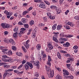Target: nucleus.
<instances>
[{"instance_id":"f257e3e1","label":"nucleus","mask_w":79,"mask_h":79,"mask_svg":"<svg viewBox=\"0 0 79 79\" xmlns=\"http://www.w3.org/2000/svg\"><path fill=\"white\" fill-rule=\"evenodd\" d=\"M45 67L48 76H50L49 77H53L54 76V71L53 70L51 71V69L50 68V67L49 66L46 65Z\"/></svg>"},{"instance_id":"f03ea898","label":"nucleus","mask_w":79,"mask_h":79,"mask_svg":"<svg viewBox=\"0 0 79 79\" xmlns=\"http://www.w3.org/2000/svg\"><path fill=\"white\" fill-rule=\"evenodd\" d=\"M2 60L3 61L5 62H8V61H11V58L5 55H3L2 56Z\"/></svg>"},{"instance_id":"7ed1b4c3","label":"nucleus","mask_w":79,"mask_h":79,"mask_svg":"<svg viewBox=\"0 0 79 79\" xmlns=\"http://www.w3.org/2000/svg\"><path fill=\"white\" fill-rule=\"evenodd\" d=\"M25 66V69L27 70L29 69V66L30 67V69H32L33 68V65L29 62H27Z\"/></svg>"},{"instance_id":"20e7f679","label":"nucleus","mask_w":79,"mask_h":79,"mask_svg":"<svg viewBox=\"0 0 79 79\" xmlns=\"http://www.w3.org/2000/svg\"><path fill=\"white\" fill-rule=\"evenodd\" d=\"M55 35H54V36H53L52 39L55 42H58V40H57V38L58 37V34H59V33H54Z\"/></svg>"},{"instance_id":"39448f33","label":"nucleus","mask_w":79,"mask_h":79,"mask_svg":"<svg viewBox=\"0 0 79 79\" xmlns=\"http://www.w3.org/2000/svg\"><path fill=\"white\" fill-rule=\"evenodd\" d=\"M0 50H2V52L5 54L6 53V52L8 51V50L7 49H6V47L3 46H0Z\"/></svg>"},{"instance_id":"423d86ee","label":"nucleus","mask_w":79,"mask_h":79,"mask_svg":"<svg viewBox=\"0 0 79 79\" xmlns=\"http://www.w3.org/2000/svg\"><path fill=\"white\" fill-rule=\"evenodd\" d=\"M21 31H20V33H19L18 36L19 37H21L22 35L21 34H24L25 33V31H26V29L22 28L21 29Z\"/></svg>"},{"instance_id":"0eeeda50","label":"nucleus","mask_w":79,"mask_h":79,"mask_svg":"<svg viewBox=\"0 0 79 79\" xmlns=\"http://www.w3.org/2000/svg\"><path fill=\"white\" fill-rule=\"evenodd\" d=\"M29 40L27 41L26 42L25 44H24V46H25V48H29Z\"/></svg>"},{"instance_id":"6e6552de","label":"nucleus","mask_w":79,"mask_h":79,"mask_svg":"<svg viewBox=\"0 0 79 79\" xmlns=\"http://www.w3.org/2000/svg\"><path fill=\"white\" fill-rule=\"evenodd\" d=\"M63 73L64 75H66V76H68V75H69V74L68 70L66 69L63 70Z\"/></svg>"},{"instance_id":"1a4fd4ad","label":"nucleus","mask_w":79,"mask_h":79,"mask_svg":"<svg viewBox=\"0 0 79 79\" xmlns=\"http://www.w3.org/2000/svg\"><path fill=\"white\" fill-rule=\"evenodd\" d=\"M70 46V44L68 42H67L66 43H64L63 44L64 47H69Z\"/></svg>"},{"instance_id":"9d476101","label":"nucleus","mask_w":79,"mask_h":79,"mask_svg":"<svg viewBox=\"0 0 79 79\" xmlns=\"http://www.w3.org/2000/svg\"><path fill=\"white\" fill-rule=\"evenodd\" d=\"M48 46L49 50H52V49L53 48V46H52V45L51 43H48Z\"/></svg>"},{"instance_id":"9b49d317","label":"nucleus","mask_w":79,"mask_h":79,"mask_svg":"<svg viewBox=\"0 0 79 79\" xmlns=\"http://www.w3.org/2000/svg\"><path fill=\"white\" fill-rule=\"evenodd\" d=\"M73 48L74 49V50H75L74 51L75 53H77V50H78L77 49V48H78V46L76 45L75 46L73 47Z\"/></svg>"},{"instance_id":"f8f14e48","label":"nucleus","mask_w":79,"mask_h":79,"mask_svg":"<svg viewBox=\"0 0 79 79\" xmlns=\"http://www.w3.org/2000/svg\"><path fill=\"white\" fill-rule=\"evenodd\" d=\"M39 7L41 8H43V9H45V5L42 4H40Z\"/></svg>"},{"instance_id":"ddd939ff","label":"nucleus","mask_w":79,"mask_h":79,"mask_svg":"<svg viewBox=\"0 0 79 79\" xmlns=\"http://www.w3.org/2000/svg\"><path fill=\"white\" fill-rule=\"evenodd\" d=\"M66 24L70 25L71 27H73L74 26V25L73 24H72V23H71V22H70L69 21L66 22Z\"/></svg>"},{"instance_id":"4468645a","label":"nucleus","mask_w":79,"mask_h":79,"mask_svg":"<svg viewBox=\"0 0 79 79\" xmlns=\"http://www.w3.org/2000/svg\"><path fill=\"white\" fill-rule=\"evenodd\" d=\"M50 8L52 9V10H56V9H58V8L56 6L52 5L50 7Z\"/></svg>"},{"instance_id":"2eb2a0df","label":"nucleus","mask_w":79,"mask_h":79,"mask_svg":"<svg viewBox=\"0 0 79 79\" xmlns=\"http://www.w3.org/2000/svg\"><path fill=\"white\" fill-rule=\"evenodd\" d=\"M27 19H25L23 18L22 19V21L23 23H27Z\"/></svg>"},{"instance_id":"dca6fc26","label":"nucleus","mask_w":79,"mask_h":79,"mask_svg":"<svg viewBox=\"0 0 79 79\" xmlns=\"http://www.w3.org/2000/svg\"><path fill=\"white\" fill-rule=\"evenodd\" d=\"M56 79H62V77L60 75H57L56 76Z\"/></svg>"},{"instance_id":"f3484780","label":"nucleus","mask_w":79,"mask_h":79,"mask_svg":"<svg viewBox=\"0 0 79 79\" xmlns=\"http://www.w3.org/2000/svg\"><path fill=\"white\" fill-rule=\"evenodd\" d=\"M35 34H36V31H34V32H33V33L32 35V38H34L35 37Z\"/></svg>"},{"instance_id":"a211bd4d","label":"nucleus","mask_w":79,"mask_h":79,"mask_svg":"<svg viewBox=\"0 0 79 79\" xmlns=\"http://www.w3.org/2000/svg\"><path fill=\"white\" fill-rule=\"evenodd\" d=\"M40 64V63L39 62V61L37 60L35 63L34 64V65H35V66H39Z\"/></svg>"},{"instance_id":"6ab92c4d","label":"nucleus","mask_w":79,"mask_h":79,"mask_svg":"<svg viewBox=\"0 0 79 79\" xmlns=\"http://www.w3.org/2000/svg\"><path fill=\"white\" fill-rule=\"evenodd\" d=\"M10 43H11L12 45H15V41L13 39H10Z\"/></svg>"},{"instance_id":"aec40b11","label":"nucleus","mask_w":79,"mask_h":79,"mask_svg":"<svg viewBox=\"0 0 79 79\" xmlns=\"http://www.w3.org/2000/svg\"><path fill=\"white\" fill-rule=\"evenodd\" d=\"M5 53H8V55H11L12 54V51H11V50H9L8 52H6Z\"/></svg>"},{"instance_id":"412c9836","label":"nucleus","mask_w":79,"mask_h":79,"mask_svg":"<svg viewBox=\"0 0 79 79\" xmlns=\"http://www.w3.org/2000/svg\"><path fill=\"white\" fill-rule=\"evenodd\" d=\"M41 48V45L40 44H38L36 46V48L37 50H40Z\"/></svg>"},{"instance_id":"4be33fe9","label":"nucleus","mask_w":79,"mask_h":79,"mask_svg":"<svg viewBox=\"0 0 79 79\" xmlns=\"http://www.w3.org/2000/svg\"><path fill=\"white\" fill-rule=\"evenodd\" d=\"M8 75V72L7 71H5V72L4 73V74L3 75V77L4 79H5V77H6V76Z\"/></svg>"},{"instance_id":"5701e85b","label":"nucleus","mask_w":79,"mask_h":79,"mask_svg":"<svg viewBox=\"0 0 79 79\" xmlns=\"http://www.w3.org/2000/svg\"><path fill=\"white\" fill-rule=\"evenodd\" d=\"M56 10L57 12V14L60 13H61V10H60V9H57Z\"/></svg>"},{"instance_id":"b1692460","label":"nucleus","mask_w":79,"mask_h":79,"mask_svg":"<svg viewBox=\"0 0 79 79\" xmlns=\"http://www.w3.org/2000/svg\"><path fill=\"white\" fill-rule=\"evenodd\" d=\"M3 67L4 68L8 69L10 68V65L8 64H5V65H4Z\"/></svg>"},{"instance_id":"393cba45","label":"nucleus","mask_w":79,"mask_h":79,"mask_svg":"<svg viewBox=\"0 0 79 79\" xmlns=\"http://www.w3.org/2000/svg\"><path fill=\"white\" fill-rule=\"evenodd\" d=\"M4 42H6V43H7V44H8L9 42H10V40L9 39H5L4 40Z\"/></svg>"},{"instance_id":"a878e982","label":"nucleus","mask_w":79,"mask_h":79,"mask_svg":"<svg viewBox=\"0 0 79 79\" xmlns=\"http://www.w3.org/2000/svg\"><path fill=\"white\" fill-rule=\"evenodd\" d=\"M16 55H18L19 56H23V54L21 52H17L16 53Z\"/></svg>"},{"instance_id":"bb28decb","label":"nucleus","mask_w":79,"mask_h":79,"mask_svg":"<svg viewBox=\"0 0 79 79\" xmlns=\"http://www.w3.org/2000/svg\"><path fill=\"white\" fill-rule=\"evenodd\" d=\"M46 57H47V56L45 53L44 54V55L43 56V61H45V59H46Z\"/></svg>"},{"instance_id":"cd10ccee","label":"nucleus","mask_w":79,"mask_h":79,"mask_svg":"<svg viewBox=\"0 0 79 79\" xmlns=\"http://www.w3.org/2000/svg\"><path fill=\"white\" fill-rule=\"evenodd\" d=\"M61 27H62V26L58 25L57 27V30H60V29H61Z\"/></svg>"},{"instance_id":"c85d7f7f","label":"nucleus","mask_w":79,"mask_h":79,"mask_svg":"<svg viewBox=\"0 0 79 79\" xmlns=\"http://www.w3.org/2000/svg\"><path fill=\"white\" fill-rule=\"evenodd\" d=\"M10 26V25L8 24L5 23V28H9Z\"/></svg>"},{"instance_id":"c756f323","label":"nucleus","mask_w":79,"mask_h":79,"mask_svg":"<svg viewBox=\"0 0 79 79\" xmlns=\"http://www.w3.org/2000/svg\"><path fill=\"white\" fill-rule=\"evenodd\" d=\"M57 55L58 58L59 59H61V55H60V53L59 52H57Z\"/></svg>"},{"instance_id":"7c9ffc66","label":"nucleus","mask_w":79,"mask_h":79,"mask_svg":"<svg viewBox=\"0 0 79 79\" xmlns=\"http://www.w3.org/2000/svg\"><path fill=\"white\" fill-rule=\"evenodd\" d=\"M67 78H70V79H73L74 78V77L73 76H67L66 77Z\"/></svg>"},{"instance_id":"2f4dec72","label":"nucleus","mask_w":79,"mask_h":79,"mask_svg":"<svg viewBox=\"0 0 79 79\" xmlns=\"http://www.w3.org/2000/svg\"><path fill=\"white\" fill-rule=\"evenodd\" d=\"M1 26L3 28H4V29H5V23H2L1 24Z\"/></svg>"},{"instance_id":"473e14b6","label":"nucleus","mask_w":79,"mask_h":79,"mask_svg":"<svg viewBox=\"0 0 79 79\" xmlns=\"http://www.w3.org/2000/svg\"><path fill=\"white\" fill-rule=\"evenodd\" d=\"M18 35V33L17 32H16L15 33H14L13 34V36L14 37H17V36Z\"/></svg>"},{"instance_id":"72a5a7b5","label":"nucleus","mask_w":79,"mask_h":79,"mask_svg":"<svg viewBox=\"0 0 79 79\" xmlns=\"http://www.w3.org/2000/svg\"><path fill=\"white\" fill-rule=\"evenodd\" d=\"M57 24H55L54 25L52 26V28L53 30H55L56 29V26Z\"/></svg>"},{"instance_id":"f704fd0d","label":"nucleus","mask_w":79,"mask_h":79,"mask_svg":"<svg viewBox=\"0 0 79 79\" xmlns=\"http://www.w3.org/2000/svg\"><path fill=\"white\" fill-rule=\"evenodd\" d=\"M34 24V21L33 20H31L30 22V24L31 25V26H32V25H33Z\"/></svg>"},{"instance_id":"c9c22d12","label":"nucleus","mask_w":79,"mask_h":79,"mask_svg":"<svg viewBox=\"0 0 79 79\" xmlns=\"http://www.w3.org/2000/svg\"><path fill=\"white\" fill-rule=\"evenodd\" d=\"M12 14H13V13L10 12V15H8L7 16V18L9 19V18H10V16H11V15H12Z\"/></svg>"},{"instance_id":"e433bc0d","label":"nucleus","mask_w":79,"mask_h":79,"mask_svg":"<svg viewBox=\"0 0 79 79\" xmlns=\"http://www.w3.org/2000/svg\"><path fill=\"white\" fill-rule=\"evenodd\" d=\"M12 50H14V51H16L17 49L16 47L15 46H12Z\"/></svg>"},{"instance_id":"4c0bfd02","label":"nucleus","mask_w":79,"mask_h":79,"mask_svg":"<svg viewBox=\"0 0 79 79\" xmlns=\"http://www.w3.org/2000/svg\"><path fill=\"white\" fill-rule=\"evenodd\" d=\"M73 37V35H66V37H68L69 38H71V37Z\"/></svg>"},{"instance_id":"58836bf2","label":"nucleus","mask_w":79,"mask_h":79,"mask_svg":"<svg viewBox=\"0 0 79 79\" xmlns=\"http://www.w3.org/2000/svg\"><path fill=\"white\" fill-rule=\"evenodd\" d=\"M44 2H45L47 5H50V2L48 1H44Z\"/></svg>"},{"instance_id":"ea45409f","label":"nucleus","mask_w":79,"mask_h":79,"mask_svg":"<svg viewBox=\"0 0 79 79\" xmlns=\"http://www.w3.org/2000/svg\"><path fill=\"white\" fill-rule=\"evenodd\" d=\"M60 35L61 37H66V35H64V34L62 33H61L60 34Z\"/></svg>"},{"instance_id":"a19ab883","label":"nucleus","mask_w":79,"mask_h":79,"mask_svg":"<svg viewBox=\"0 0 79 79\" xmlns=\"http://www.w3.org/2000/svg\"><path fill=\"white\" fill-rule=\"evenodd\" d=\"M50 19H55V16L53 15L51 16L50 17Z\"/></svg>"},{"instance_id":"79ce46f5","label":"nucleus","mask_w":79,"mask_h":79,"mask_svg":"<svg viewBox=\"0 0 79 79\" xmlns=\"http://www.w3.org/2000/svg\"><path fill=\"white\" fill-rule=\"evenodd\" d=\"M18 30V27H15V28L14 29V31H17Z\"/></svg>"},{"instance_id":"37998d69","label":"nucleus","mask_w":79,"mask_h":79,"mask_svg":"<svg viewBox=\"0 0 79 79\" xmlns=\"http://www.w3.org/2000/svg\"><path fill=\"white\" fill-rule=\"evenodd\" d=\"M48 61H52V59H51V57H50V56H48Z\"/></svg>"},{"instance_id":"c03bdc74","label":"nucleus","mask_w":79,"mask_h":79,"mask_svg":"<svg viewBox=\"0 0 79 79\" xmlns=\"http://www.w3.org/2000/svg\"><path fill=\"white\" fill-rule=\"evenodd\" d=\"M35 76L36 77H38L39 76V74L38 72H35Z\"/></svg>"},{"instance_id":"a18cd8bd","label":"nucleus","mask_w":79,"mask_h":79,"mask_svg":"<svg viewBox=\"0 0 79 79\" xmlns=\"http://www.w3.org/2000/svg\"><path fill=\"white\" fill-rule=\"evenodd\" d=\"M68 59L70 61H74V59L73 58L69 57L68 58Z\"/></svg>"},{"instance_id":"49530a36","label":"nucleus","mask_w":79,"mask_h":79,"mask_svg":"<svg viewBox=\"0 0 79 79\" xmlns=\"http://www.w3.org/2000/svg\"><path fill=\"white\" fill-rule=\"evenodd\" d=\"M24 26L25 28H28L29 27V25L28 24H24Z\"/></svg>"},{"instance_id":"de8ad7c7","label":"nucleus","mask_w":79,"mask_h":79,"mask_svg":"<svg viewBox=\"0 0 79 79\" xmlns=\"http://www.w3.org/2000/svg\"><path fill=\"white\" fill-rule=\"evenodd\" d=\"M14 71L15 73H16L17 74H19V71L17 70H14Z\"/></svg>"},{"instance_id":"09e8293b","label":"nucleus","mask_w":79,"mask_h":79,"mask_svg":"<svg viewBox=\"0 0 79 79\" xmlns=\"http://www.w3.org/2000/svg\"><path fill=\"white\" fill-rule=\"evenodd\" d=\"M4 13L5 14H6V15H10V12H8L7 10H6L4 12Z\"/></svg>"},{"instance_id":"8fccbe9b","label":"nucleus","mask_w":79,"mask_h":79,"mask_svg":"<svg viewBox=\"0 0 79 79\" xmlns=\"http://www.w3.org/2000/svg\"><path fill=\"white\" fill-rule=\"evenodd\" d=\"M66 65L67 66V68H68V69H70L69 67H70V66H71V64H66Z\"/></svg>"},{"instance_id":"3c124183","label":"nucleus","mask_w":79,"mask_h":79,"mask_svg":"<svg viewBox=\"0 0 79 79\" xmlns=\"http://www.w3.org/2000/svg\"><path fill=\"white\" fill-rule=\"evenodd\" d=\"M22 48L24 52H26V49L24 47V46L22 47Z\"/></svg>"},{"instance_id":"603ef678","label":"nucleus","mask_w":79,"mask_h":79,"mask_svg":"<svg viewBox=\"0 0 79 79\" xmlns=\"http://www.w3.org/2000/svg\"><path fill=\"white\" fill-rule=\"evenodd\" d=\"M43 19L44 21V22H46L47 21V18L46 17H44L43 18Z\"/></svg>"},{"instance_id":"864d4df0","label":"nucleus","mask_w":79,"mask_h":79,"mask_svg":"<svg viewBox=\"0 0 79 79\" xmlns=\"http://www.w3.org/2000/svg\"><path fill=\"white\" fill-rule=\"evenodd\" d=\"M13 71V69H9L8 70H7L6 71L7 72H10V71Z\"/></svg>"},{"instance_id":"5fc2aeb1","label":"nucleus","mask_w":79,"mask_h":79,"mask_svg":"<svg viewBox=\"0 0 79 79\" xmlns=\"http://www.w3.org/2000/svg\"><path fill=\"white\" fill-rule=\"evenodd\" d=\"M47 15H48V16H49V18L52 16V15L51 14V13H47Z\"/></svg>"},{"instance_id":"6e6d98bb","label":"nucleus","mask_w":79,"mask_h":79,"mask_svg":"<svg viewBox=\"0 0 79 79\" xmlns=\"http://www.w3.org/2000/svg\"><path fill=\"white\" fill-rule=\"evenodd\" d=\"M47 64H48V65H49V66H51V63H50V61H48V62H47Z\"/></svg>"},{"instance_id":"4d7b16f0","label":"nucleus","mask_w":79,"mask_h":79,"mask_svg":"<svg viewBox=\"0 0 79 79\" xmlns=\"http://www.w3.org/2000/svg\"><path fill=\"white\" fill-rule=\"evenodd\" d=\"M27 13V11H24L23 12V15L24 16V15H26V14Z\"/></svg>"},{"instance_id":"13d9d810","label":"nucleus","mask_w":79,"mask_h":79,"mask_svg":"<svg viewBox=\"0 0 79 79\" xmlns=\"http://www.w3.org/2000/svg\"><path fill=\"white\" fill-rule=\"evenodd\" d=\"M34 2H36V3H39V2H40V0H34Z\"/></svg>"},{"instance_id":"bf43d9fd","label":"nucleus","mask_w":79,"mask_h":79,"mask_svg":"<svg viewBox=\"0 0 79 79\" xmlns=\"http://www.w3.org/2000/svg\"><path fill=\"white\" fill-rule=\"evenodd\" d=\"M0 64L1 65V66H2V65H4V66H5V63L3 62V63H0Z\"/></svg>"},{"instance_id":"052dcab7","label":"nucleus","mask_w":79,"mask_h":79,"mask_svg":"<svg viewBox=\"0 0 79 79\" xmlns=\"http://www.w3.org/2000/svg\"><path fill=\"white\" fill-rule=\"evenodd\" d=\"M63 1H64V0H60L59 1L60 4V5H61V4H62V3H63Z\"/></svg>"},{"instance_id":"680f3d73","label":"nucleus","mask_w":79,"mask_h":79,"mask_svg":"<svg viewBox=\"0 0 79 79\" xmlns=\"http://www.w3.org/2000/svg\"><path fill=\"white\" fill-rule=\"evenodd\" d=\"M69 12V10H67L65 12V13L66 15H68V13Z\"/></svg>"},{"instance_id":"e2e57ef3","label":"nucleus","mask_w":79,"mask_h":79,"mask_svg":"<svg viewBox=\"0 0 79 79\" xmlns=\"http://www.w3.org/2000/svg\"><path fill=\"white\" fill-rule=\"evenodd\" d=\"M17 6H15L14 7H12V9H13V10H16L17 8Z\"/></svg>"},{"instance_id":"0e129e2a","label":"nucleus","mask_w":79,"mask_h":79,"mask_svg":"<svg viewBox=\"0 0 79 79\" xmlns=\"http://www.w3.org/2000/svg\"><path fill=\"white\" fill-rule=\"evenodd\" d=\"M79 17H78V16H75L74 17V19H79Z\"/></svg>"},{"instance_id":"69168bd1","label":"nucleus","mask_w":79,"mask_h":79,"mask_svg":"<svg viewBox=\"0 0 79 79\" xmlns=\"http://www.w3.org/2000/svg\"><path fill=\"white\" fill-rule=\"evenodd\" d=\"M26 61L25 60H23L22 62V64H24V63H26Z\"/></svg>"},{"instance_id":"338daca9","label":"nucleus","mask_w":79,"mask_h":79,"mask_svg":"<svg viewBox=\"0 0 79 79\" xmlns=\"http://www.w3.org/2000/svg\"><path fill=\"white\" fill-rule=\"evenodd\" d=\"M23 67V64H21L20 66H19V67H18V69H21V68Z\"/></svg>"},{"instance_id":"774afa93","label":"nucleus","mask_w":79,"mask_h":79,"mask_svg":"<svg viewBox=\"0 0 79 79\" xmlns=\"http://www.w3.org/2000/svg\"><path fill=\"white\" fill-rule=\"evenodd\" d=\"M12 68L13 69H16L17 68V66H13L12 67Z\"/></svg>"}]
</instances>
